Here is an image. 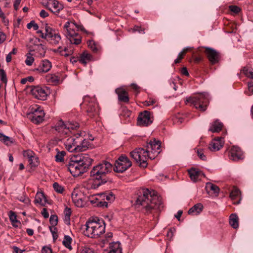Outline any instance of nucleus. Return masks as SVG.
I'll use <instances>...</instances> for the list:
<instances>
[{
	"instance_id": "a18cd8bd",
	"label": "nucleus",
	"mask_w": 253,
	"mask_h": 253,
	"mask_svg": "<svg viewBox=\"0 0 253 253\" xmlns=\"http://www.w3.org/2000/svg\"><path fill=\"white\" fill-rule=\"evenodd\" d=\"M65 221L67 224H70V216L71 214V211L70 209L66 208L64 211Z\"/></svg>"
},
{
	"instance_id": "aec40b11",
	"label": "nucleus",
	"mask_w": 253,
	"mask_h": 253,
	"mask_svg": "<svg viewBox=\"0 0 253 253\" xmlns=\"http://www.w3.org/2000/svg\"><path fill=\"white\" fill-rule=\"evenodd\" d=\"M229 157L230 160L237 161L243 159L244 157L240 148L236 146H233L230 150Z\"/></svg>"
},
{
	"instance_id": "dca6fc26",
	"label": "nucleus",
	"mask_w": 253,
	"mask_h": 253,
	"mask_svg": "<svg viewBox=\"0 0 253 253\" xmlns=\"http://www.w3.org/2000/svg\"><path fill=\"white\" fill-rule=\"evenodd\" d=\"M44 113L41 107L33 106V123L39 124L44 120Z\"/></svg>"
},
{
	"instance_id": "338daca9",
	"label": "nucleus",
	"mask_w": 253,
	"mask_h": 253,
	"mask_svg": "<svg viewBox=\"0 0 253 253\" xmlns=\"http://www.w3.org/2000/svg\"><path fill=\"white\" fill-rule=\"evenodd\" d=\"M181 73L186 76H189V73L186 67H183L181 70Z\"/></svg>"
},
{
	"instance_id": "f704fd0d",
	"label": "nucleus",
	"mask_w": 253,
	"mask_h": 253,
	"mask_svg": "<svg viewBox=\"0 0 253 253\" xmlns=\"http://www.w3.org/2000/svg\"><path fill=\"white\" fill-rule=\"evenodd\" d=\"M72 241V239L70 236L65 235L64 238V240L63 241V244L68 249L71 250V243Z\"/></svg>"
},
{
	"instance_id": "69168bd1",
	"label": "nucleus",
	"mask_w": 253,
	"mask_h": 253,
	"mask_svg": "<svg viewBox=\"0 0 253 253\" xmlns=\"http://www.w3.org/2000/svg\"><path fill=\"white\" fill-rule=\"evenodd\" d=\"M6 38L5 35L1 32H0V43H2Z\"/></svg>"
},
{
	"instance_id": "9b49d317",
	"label": "nucleus",
	"mask_w": 253,
	"mask_h": 253,
	"mask_svg": "<svg viewBox=\"0 0 253 253\" xmlns=\"http://www.w3.org/2000/svg\"><path fill=\"white\" fill-rule=\"evenodd\" d=\"M202 48L205 49V53L211 64L218 63L220 60V55L218 52L212 48L207 46L199 47L197 50L199 52H202Z\"/></svg>"
},
{
	"instance_id": "423d86ee",
	"label": "nucleus",
	"mask_w": 253,
	"mask_h": 253,
	"mask_svg": "<svg viewBox=\"0 0 253 253\" xmlns=\"http://www.w3.org/2000/svg\"><path fill=\"white\" fill-rule=\"evenodd\" d=\"M209 95L207 93H200L193 97H190L186 99V102L190 103L196 109L201 111H205L209 103Z\"/></svg>"
},
{
	"instance_id": "f257e3e1",
	"label": "nucleus",
	"mask_w": 253,
	"mask_h": 253,
	"mask_svg": "<svg viewBox=\"0 0 253 253\" xmlns=\"http://www.w3.org/2000/svg\"><path fill=\"white\" fill-rule=\"evenodd\" d=\"M112 169V165L107 161H103L94 166L90 172V178L86 183L88 189H95L100 185L110 181L107 176Z\"/></svg>"
},
{
	"instance_id": "9d476101",
	"label": "nucleus",
	"mask_w": 253,
	"mask_h": 253,
	"mask_svg": "<svg viewBox=\"0 0 253 253\" xmlns=\"http://www.w3.org/2000/svg\"><path fill=\"white\" fill-rule=\"evenodd\" d=\"M132 165L131 161L126 156L122 155L116 161L114 170L117 172H123Z\"/></svg>"
},
{
	"instance_id": "a878e982",
	"label": "nucleus",
	"mask_w": 253,
	"mask_h": 253,
	"mask_svg": "<svg viewBox=\"0 0 253 253\" xmlns=\"http://www.w3.org/2000/svg\"><path fill=\"white\" fill-rule=\"evenodd\" d=\"M92 60V56L86 51L81 54L79 59L80 62L84 65Z\"/></svg>"
},
{
	"instance_id": "3c124183",
	"label": "nucleus",
	"mask_w": 253,
	"mask_h": 253,
	"mask_svg": "<svg viewBox=\"0 0 253 253\" xmlns=\"http://www.w3.org/2000/svg\"><path fill=\"white\" fill-rule=\"evenodd\" d=\"M0 76L1 81L4 83L7 82L6 75L3 69L0 70Z\"/></svg>"
},
{
	"instance_id": "8fccbe9b",
	"label": "nucleus",
	"mask_w": 253,
	"mask_h": 253,
	"mask_svg": "<svg viewBox=\"0 0 253 253\" xmlns=\"http://www.w3.org/2000/svg\"><path fill=\"white\" fill-rule=\"evenodd\" d=\"M197 153L198 157L202 160L206 161L207 159V157L204 154L203 150L200 149H197Z\"/></svg>"
},
{
	"instance_id": "72a5a7b5",
	"label": "nucleus",
	"mask_w": 253,
	"mask_h": 253,
	"mask_svg": "<svg viewBox=\"0 0 253 253\" xmlns=\"http://www.w3.org/2000/svg\"><path fill=\"white\" fill-rule=\"evenodd\" d=\"M87 44L88 47L94 52H97L99 49V46L93 40L88 41Z\"/></svg>"
},
{
	"instance_id": "a211bd4d",
	"label": "nucleus",
	"mask_w": 253,
	"mask_h": 253,
	"mask_svg": "<svg viewBox=\"0 0 253 253\" xmlns=\"http://www.w3.org/2000/svg\"><path fill=\"white\" fill-rule=\"evenodd\" d=\"M94 97L90 98L86 95L84 97V102L87 106V112L89 113H97L98 110V104L95 102Z\"/></svg>"
},
{
	"instance_id": "5fc2aeb1",
	"label": "nucleus",
	"mask_w": 253,
	"mask_h": 253,
	"mask_svg": "<svg viewBox=\"0 0 253 253\" xmlns=\"http://www.w3.org/2000/svg\"><path fill=\"white\" fill-rule=\"evenodd\" d=\"M80 253H96L92 249L84 247L81 251Z\"/></svg>"
},
{
	"instance_id": "2f4dec72",
	"label": "nucleus",
	"mask_w": 253,
	"mask_h": 253,
	"mask_svg": "<svg viewBox=\"0 0 253 253\" xmlns=\"http://www.w3.org/2000/svg\"><path fill=\"white\" fill-rule=\"evenodd\" d=\"M222 123L216 121L211 125L209 130L212 132H218L222 129Z\"/></svg>"
},
{
	"instance_id": "c9c22d12",
	"label": "nucleus",
	"mask_w": 253,
	"mask_h": 253,
	"mask_svg": "<svg viewBox=\"0 0 253 253\" xmlns=\"http://www.w3.org/2000/svg\"><path fill=\"white\" fill-rule=\"evenodd\" d=\"M33 29L34 30L36 31V33L39 35L40 37H41L42 38H46L45 34L44 35L42 30H41V29H39L38 25L37 23H36L34 21H33Z\"/></svg>"
},
{
	"instance_id": "6ab92c4d",
	"label": "nucleus",
	"mask_w": 253,
	"mask_h": 253,
	"mask_svg": "<svg viewBox=\"0 0 253 253\" xmlns=\"http://www.w3.org/2000/svg\"><path fill=\"white\" fill-rule=\"evenodd\" d=\"M78 143V141L75 134L67 139L65 142V146L66 149L70 152H79Z\"/></svg>"
},
{
	"instance_id": "412c9836",
	"label": "nucleus",
	"mask_w": 253,
	"mask_h": 253,
	"mask_svg": "<svg viewBox=\"0 0 253 253\" xmlns=\"http://www.w3.org/2000/svg\"><path fill=\"white\" fill-rule=\"evenodd\" d=\"M224 140L222 137L213 139L209 145V149L211 151H217L224 145Z\"/></svg>"
},
{
	"instance_id": "f3484780",
	"label": "nucleus",
	"mask_w": 253,
	"mask_h": 253,
	"mask_svg": "<svg viewBox=\"0 0 253 253\" xmlns=\"http://www.w3.org/2000/svg\"><path fill=\"white\" fill-rule=\"evenodd\" d=\"M153 122V119L151 117L150 112L144 111L139 114L137 118V124L139 126H147Z\"/></svg>"
},
{
	"instance_id": "6e6552de",
	"label": "nucleus",
	"mask_w": 253,
	"mask_h": 253,
	"mask_svg": "<svg viewBox=\"0 0 253 253\" xmlns=\"http://www.w3.org/2000/svg\"><path fill=\"white\" fill-rule=\"evenodd\" d=\"M79 124L75 122H64L62 120L59 121L55 126V129L61 135H69L73 130L79 128Z\"/></svg>"
},
{
	"instance_id": "0e129e2a",
	"label": "nucleus",
	"mask_w": 253,
	"mask_h": 253,
	"mask_svg": "<svg viewBox=\"0 0 253 253\" xmlns=\"http://www.w3.org/2000/svg\"><path fill=\"white\" fill-rule=\"evenodd\" d=\"M41 213L45 218H47L49 217V213L45 208L42 209Z\"/></svg>"
},
{
	"instance_id": "1a4fd4ad",
	"label": "nucleus",
	"mask_w": 253,
	"mask_h": 253,
	"mask_svg": "<svg viewBox=\"0 0 253 253\" xmlns=\"http://www.w3.org/2000/svg\"><path fill=\"white\" fill-rule=\"evenodd\" d=\"M42 4L55 15H58L64 8L62 3L57 0H42Z\"/></svg>"
},
{
	"instance_id": "c756f323",
	"label": "nucleus",
	"mask_w": 253,
	"mask_h": 253,
	"mask_svg": "<svg viewBox=\"0 0 253 253\" xmlns=\"http://www.w3.org/2000/svg\"><path fill=\"white\" fill-rule=\"evenodd\" d=\"M35 203L43 206L46 203V198L42 192H37L35 199Z\"/></svg>"
},
{
	"instance_id": "4d7b16f0",
	"label": "nucleus",
	"mask_w": 253,
	"mask_h": 253,
	"mask_svg": "<svg viewBox=\"0 0 253 253\" xmlns=\"http://www.w3.org/2000/svg\"><path fill=\"white\" fill-rule=\"evenodd\" d=\"M40 164L38 157L33 155V167H37Z\"/></svg>"
},
{
	"instance_id": "37998d69",
	"label": "nucleus",
	"mask_w": 253,
	"mask_h": 253,
	"mask_svg": "<svg viewBox=\"0 0 253 253\" xmlns=\"http://www.w3.org/2000/svg\"><path fill=\"white\" fill-rule=\"evenodd\" d=\"M49 222L52 225L51 227H55L58 223V217L56 215H51L49 218Z\"/></svg>"
},
{
	"instance_id": "e2e57ef3",
	"label": "nucleus",
	"mask_w": 253,
	"mask_h": 253,
	"mask_svg": "<svg viewBox=\"0 0 253 253\" xmlns=\"http://www.w3.org/2000/svg\"><path fill=\"white\" fill-rule=\"evenodd\" d=\"M40 15L42 18H45L48 16L49 14L45 10L42 9L40 12Z\"/></svg>"
},
{
	"instance_id": "7ed1b4c3",
	"label": "nucleus",
	"mask_w": 253,
	"mask_h": 253,
	"mask_svg": "<svg viewBox=\"0 0 253 253\" xmlns=\"http://www.w3.org/2000/svg\"><path fill=\"white\" fill-rule=\"evenodd\" d=\"M92 161L87 154L74 155L67 165V169L73 176H78L87 171Z\"/></svg>"
},
{
	"instance_id": "bb28decb",
	"label": "nucleus",
	"mask_w": 253,
	"mask_h": 253,
	"mask_svg": "<svg viewBox=\"0 0 253 253\" xmlns=\"http://www.w3.org/2000/svg\"><path fill=\"white\" fill-rule=\"evenodd\" d=\"M200 170L195 168H192L188 170V174L191 180L193 182H196L200 177Z\"/></svg>"
},
{
	"instance_id": "ea45409f",
	"label": "nucleus",
	"mask_w": 253,
	"mask_h": 253,
	"mask_svg": "<svg viewBox=\"0 0 253 253\" xmlns=\"http://www.w3.org/2000/svg\"><path fill=\"white\" fill-rule=\"evenodd\" d=\"M47 80L48 82L54 84H57L59 81L58 77L55 75H49L47 76Z\"/></svg>"
},
{
	"instance_id": "0eeeda50",
	"label": "nucleus",
	"mask_w": 253,
	"mask_h": 253,
	"mask_svg": "<svg viewBox=\"0 0 253 253\" xmlns=\"http://www.w3.org/2000/svg\"><path fill=\"white\" fill-rule=\"evenodd\" d=\"M130 156L139 166L146 168L148 165L147 160L148 159H154V156L148 154L146 150L143 148H136L130 153Z\"/></svg>"
},
{
	"instance_id": "e433bc0d",
	"label": "nucleus",
	"mask_w": 253,
	"mask_h": 253,
	"mask_svg": "<svg viewBox=\"0 0 253 253\" xmlns=\"http://www.w3.org/2000/svg\"><path fill=\"white\" fill-rule=\"evenodd\" d=\"M242 71L243 74L246 77L253 79V69L245 67L243 69Z\"/></svg>"
},
{
	"instance_id": "473e14b6",
	"label": "nucleus",
	"mask_w": 253,
	"mask_h": 253,
	"mask_svg": "<svg viewBox=\"0 0 253 253\" xmlns=\"http://www.w3.org/2000/svg\"><path fill=\"white\" fill-rule=\"evenodd\" d=\"M0 141L6 145H10L13 143V140L12 138L4 135L0 132Z\"/></svg>"
},
{
	"instance_id": "39448f33",
	"label": "nucleus",
	"mask_w": 253,
	"mask_h": 253,
	"mask_svg": "<svg viewBox=\"0 0 253 253\" xmlns=\"http://www.w3.org/2000/svg\"><path fill=\"white\" fill-rule=\"evenodd\" d=\"M64 35L71 44L78 45L82 42V37L78 33V30H83L81 26L74 22L67 21L63 26Z\"/></svg>"
},
{
	"instance_id": "774afa93",
	"label": "nucleus",
	"mask_w": 253,
	"mask_h": 253,
	"mask_svg": "<svg viewBox=\"0 0 253 253\" xmlns=\"http://www.w3.org/2000/svg\"><path fill=\"white\" fill-rule=\"evenodd\" d=\"M248 89L249 90L252 92V94H253V82H251L248 83Z\"/></svg>"
},
{
	"instance_id": "680f3d73",
	"label": "nucleus",
	"mask_w": 253,
	"mask_h": 253,
	"mask_svg": "<svg viewBox=\"0 0 253 253\" xmlns=\"http://www.w3.org/2000/svg\"><path fill=\"white\" fill-rule=\"evenodd\" d=\"M27 81L32 82V76H29L27 78L22 79L20 81V83L24 84L26 83Z\"/></svg>"
},
{
	"instance_id": "6e6d98bb",
	"label": "nucleus",
	"mask_w": 253,
	"mask_h": 253,
	"mask_svg": "<svg viewBox=\"0 0 253 253\" xmlns=\"http://www.w3.org/2000/svg\"><path fill=\"white\" fill-rule=\"evenodd\" d=\"M104 197L105 199L110 202L113 201L115 199V196L112 193H110L107 195H106Z\"/></svg>"
},
{
	"instance_id": "4468645a",
	"label": "nucleus",
	"mask_w": 253,
	"mask_h": 253,
	"mask_svg": "<svg viewBox=\"0 0 253 253\" xmlns=\"http://www.w3.org/2000/svg\"><path fill=\"white\" fill-rule=\"evenodd\" d=\"M49 90L47 88H44L39 86L33 85V97L35 98L45 100L46 99Z\"/></svg>"
},
{
	"instance_id": "de8ad7c7",
	"label": "nucleus",
	"mask_w": 253,
	"mask_h": 253,
	"mask_svg": "<svg viewBox=\"0 0 253 253\" xmlns=\"http://www.w3.org/2000/svg\"><path fill=\"white\" fill-rule=\"evenodd\" d=\"M157 102V100L156 98H149L148 99L145 101L144 105L146 106H151Z\"/></svg>"
},
{
	"instance_id": "4be33fe9",
	"label": "nucleus",
	"mask_w": 253,
	"mask_h": 253,
	"mask_svg": "<svg viewBox=\"0 0 253 253\" xmlns=\"http://www.w3.org/2000/svg\"><path fill=\"white\" fill-rule=\"evenodd\" d=\"M116 93L118 96L119 101L127 103L129 102V97L127 92L122 88H118L116 89Z\"/></svg>"
},
{
	"instance_id": "bf43d9fd",
	"label": "nucleus",
	"mask_w": 253,
	"mask_h": 253,
	"mask_svg": "<svg viewBox=\"0 0 253 253\" xmlns=\"http://www.w3.org/2000/svg\"><path fill=\"white\" fill-rule=\"evenodd\" d=\"M42 253H52V250L50 247L44 246L42 249Z\"/></svg>"
},
{
	"instance_id": "393cba45",
	"label": "nucleus",
	"mask_w": 253,
	"mask_h": 253,
	"mask_svg": "<svg viewBox=\"0 0 253 253\" xmlns=\"http://www.w3.org/2000/svg\"><path fill=\"white\" fill-rule=\"evenodd\" d=\"M51 68V63L47 60H43L40 67L39 68H36L33 71H39L40 72H47Z\"/></svg>"
},
{
	"instance_id": "cd10ccee",
	"label": "nucleus",
	"mask_w": 253,
	"mask_h": 253,
	"mask_svg": "<svg viewBox=\"0 0 253 253\" xmlns=\"http://www.w3.org/2000/svg\"><path fill=\"white\" fill-rule=\"evenodd\" d=\"M203 209V205L201 203H198L190 208L189 210L188 213L189 214L198 215L202 211Z\"/></svg>"
},
{
	"instance_id": "a19ab883",
	"label": "nucleus",
	"mask_w": 253,
	"mask_h": 253,
	"mask_svg": "<svg viewBox=\"0 0 253 253\" xmlns=\"http://www.w3.org/2000/svg\"><path fill=\"white\" fill-rule=\"evenodd\" d=\"M23 156L25 158L27 159L28 162L30 165H32V151L28 150L23 151Z\"/></svg>"
},
{
	"instance_id": "4c0bfd02",
	"label": "nucleus",
	"mask_w": 253,
	"mask_h": 253,
	"mask_svg": "<svg viewBox=\"0 0 253 253\" xmlns=\"http://www.w3.org/2000/svg\"><path fill=\"white\" fill-rule=\"evenodd\" d=\"M241 195V192L237 188H234L233 190L230 193V197L232 199L234 200L240 197Z\"/></svg>"
},
{
	"instance_id": "7c9ffc66",
	"label": "nucleus",
	"mask_w": 253,
	"mask_h": 253,
	"mask_svg": "<svg viewBox=\"0 0 253 253\" xmlns=\"http://www.w3.org/2000/svg\"><path fill=\"white\" fill-rule=\"evenodd\" d=\"M229 223L230 225L235 229L239 227V218L235 213H232L229 217Z\"/></svg>"
},
{
	"instance_id": "49530a36",
	"label": "nucleus",
	"mask_w": 253,
	"mask_h": 253,
	"mask_svg": "<svg viewBox=\"0 0 253 253\" xmlns=\"http://www.w3.org/2000/svg\"><path fill=\"white\" fill-rule=\"evenodd\" d=\"M9 216L10 220L12 222V225L13 226H17V225H15V223L17 222V220L16 219V215L15 214V213L14 212L10 211L9 212Z\"/></svg>"
},
{
	"instance_id": "ddd939ff",
	"label": "nucleus",
	"mask_w": 253,
	"mask_h": 253,
	"mask_svg": "<svg viewBox=\"0 0 253 253\" xmlns=\"http://www.w3.org/2000/svg\"><path fill=\"white\" fill-rule=\"evenodd\" d=\"M45 37L51 43L56 45L60 42L61 38L59 33L48 26L45 27Z\"/></svg>"
},
{
	"instance_id": "603ef678",
	"label": "nucleus",
	"mask_w": 253,
	"mask_h": 253,
	"mask_svg": "<svg viewBox=\"0 0 253 253\" xmlns=\"http://www.w3.org/2000/svg\"><path fill=\"white\" fill-rule=\"evenodd\" d=\"M66 47H65L64 49L62 50V48L61 46H59L57 49L55 50V51L60 53L63 56H67L69 55V54L64 53V52L66 51Z\"/></svg>"
},
{
	"instance_id": "09e8293b",
	"label": "nucleus",
	"mask_w": 253,
	"mask_h": 253,
	"mask_svg": "<svg viewBox=\"0 0 253 253\" xmlns=\"http://www.w3.org/2000/svg\"><path fill=\"white\" fill-rule=\"evenodd\" d=\"M49 229L52 234L53 240H56L58 238L57 228L55 227H49Z\"/></svg>"
},
{
	"instance_id": "5701e85b",
	"label": "nucleus",
	"mask_w": 253,
	"mask_h": 253,
	"mask_svg": "<svg viewBox=\"0 0 253 253\" xmlns=\"http://www.w3.org/2000/svg\"><path fill=\"white\" fill-rule=\"evenodd\" d=\"M33 50L35 52V55L37 57H42L45 55V51L42 44H34L33 46Z\"/></svg>"
},
{
	"instance_id": "c85d7f7f",
	"label": "nucleus",
	"mask_w": 253,
	"mask_h": 253,
	"mask_svg": "<svg viewBox=\"0 0 253 253\" xmlns=\"http://www.w3.org/2000/svg\"><path fill=\"white\" fill-rule=\"evenodd\" d=\"M110 250L108 253H122L121 244L119 242L110 244Z\"/></svg>"
},
{
	"instance_id": "79ce46f5",
	"label": "nucleus",
	"mask_w": 253,
	"mask_h": 253,
	"mask_svg": "<svg viewBox=\"0 0 253 253\" xmlns=\"http://www.w3.org/2000/svg\"><path fill=\"white\" fill-rule=\"evenodd\" d=\"M65 151L58 152L55 156V160L58 162H61L64 160V157L65 155Z\"/></svg>"
},
{
	"instance_id": "13d9d810",
	"label": "nucleus",
	"mask_w": 253,
	"mask_h": 253,
	"mask_svg": "<svg viewBox=\"0 0 253 253\" xmlns=\"http://www.w3.org/2000/svg\"><path fill=\"white\" fill-rule=\"evenodd\" d=\"M31 50L29 51V53L27 54V59L25 60V63L27 65H32V59L31 58Z\"/></svg>"
},
{
	"instance_id": "b1692460",
	"label": "nucleus",
	"mask_w": 253,
	"mask_h": 253,
	"mask_svg": "<svg viewBox=\"0 0 253 253\" xmlns=\"http://www.w3.org/2000/svg\"><path fill=\"white\" fill-rule=\"evenodd\" d=\"M80 196H81V194L79 195L76 191H74L72 194V198L74 203L77 207L81 208L84 206V202Z\"/></svg>"
},
{
	"instance_id": "c03bdc74",
	"label": "nucleus",
	"mask_w": 253,
	"mask_h": 253,
	"mask_svg": "<svg viewBox=\"0 0 253 253\" xmlns=\"http://www.w3.org/2000/svg\"><path fill=\"white\" fill-rule=\"evenodd\" d=\"M53 187L54 190L59 193H62L64 190L63 187L59 184L57 182H54L53 183Z\"/></svg>"
},
{
	"instance_id": "f8f14e48",
	"label": "nucleus",
	"mask_w": 253,
	"mask_h": 253,
	"mask_svg": "<svg viewBox=\"0 0 253 253\" xmlns=\"http://www.w3.org/2000/svg\"><path fill=\"white\" fill-rule=\"evenodd\" d=\"M146 151L151 156H154V159L161 152V141L157 140L155 138L151 140L146 145Z\"/></svg>"
},
{
	"instance_id": "864d4df0",
	"label": "nucleus",
	"mask_w": 253,
	"mask_h": 253,
	"mask_svg": "<svg viewBox=\"0 0 253 253\" xmlns=\"http://www.w3.org/2000/svg\"><path fill=\"white\" fill-rule=\"evenodd\" d=\"M229 9L232 12L235 13H239L241 10L240 8L236 5H230Z\"/></svg>"
},
{
	"instance_id": "20e7f679",
	"label": "nucleus",
	"mask_w": 253,
	"mask_h": 253,
	"mask_svg": "<svg viewBox=\"0 0 253 253\" xmlns=\"http://www.w3.org/2000/svg\"><path fill=\"white\" fill-rule=\"evenodd\" d=\"M84 234L87 237L97 238L105 232V225L103 220L94 218L85 223Z\"/></svg>"
},
{
	"instance_id": "f03ea898",
	"label": "nucleus",
	"mask_w": 253,
	"mask_h": 253,
	"mask_svg": "<svg viewBox=\"0 0 253 253\" xmlns=\"http://www.w3.org/2000/svg\"><path fill=\"white\" fill-rule=\"evenodd\" d=\"M136 205L141 206L146 213L151 211L153 209L160 210L163 208V203L161 198L155 195L154 191L143 189L142 195L138 196L136 201Z\"/></svg>"
},
{
	"instance_id": "2eb2a0df",
	"label": "nucleus",
	"mask_w": 253,
	"mask_h": 253,
	"mask_svg": "<svg viewBox=\"0 0 253 253\" xmlns=\"http://www.w3.org/2000/svg\"><path fill=\"white\" fill-rule=\"evenodd\" d=\"M83 133H77L75 134V136L77 141L79 152L84 151L89 148H91V145L89 140L84 138L83 137Z\"/></svg>"
},
{
	"instance_id": "58836bf2",
	"label": "nucleus",
	"mask_w": 253,
	"mask_h": 253,
	"mask_svg": "<svg viewBox=\"0 0 253 253\" xmlns=\"http://www.w3.org/2000/svg\"><path fill=\"white\" fill-rule=\"evenodd\" d=\"M206 187L210 188L211 190L213 191L214 193L218 194L219 192V187L211 182H208L206 184Z\"/></svg>"
},
{
	"instance_id": "052dcab7",
	"label": "nucleus",
	"mask_w": 253,
	"mask_h": 253,
	"mask_svg": "<svg viewBox=\"0 0 253 253\" xmlns=\"http://www.w3.org/2000/svg\"><path fill=\"white\" fill-rule=\"evenodd\" d=\"M133 30L134 32H138L139 33H142L143 34H145L144 29H142L141 27H139V26H134L133 29Z\"/></svg>"
}]
</instances>
